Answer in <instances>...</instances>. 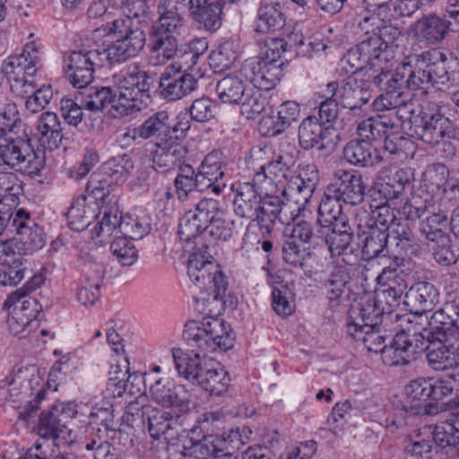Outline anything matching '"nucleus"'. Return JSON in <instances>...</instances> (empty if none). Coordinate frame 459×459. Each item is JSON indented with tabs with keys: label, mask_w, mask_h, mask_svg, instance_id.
I'll return each mask as SVG.
<instances>
[{
	"label": "nucleus",
	"mask_w": 459,
	"mask_h": 459,
	"mask_svg": "<svg viewBox=\"0 0 459 459\" xmlns=\"http://www.w3.org/2000/svg\"><path fill=\"white\" fill-rule=\"evenodd\" d=\"M384 91H398L403 84L410 90H428L430 86L446 91L459 87V63L434 48L407 57L387 78Z\"/></svg>",
	"instance_id": "obj_1"
},
{
	"label": "nucleus",
	"mask_w": 459,
	"mask_h": 459,
	"mask_svg": "<svg viewBox=\"0 0 459 459\" xmlns=\"http://www.w3.org/2000/svg\"><path fill=\"white\" fill-rule=\"evenodd\" d=\"M149 74L137 65H130L117 77V86L85 87L82 93L84 109L97 112L108 105L119 115H128L147 108L152 101Z\"/></svg>",
	"instance_id": "obj_2"
},
{
	"label": "nucleus",
	"mask_w": 459,
	"mask_h": 459,
	"mask_svg": "<svg viewBox=\"0 0 459 459\" xmlns=\"http://www.w3.org/2000/svg\"><path fill=\"white\" fill-rule=\"evenodd\" d=\"M428 326L421 332L410 334L401 331L395 334L392 343L394 361L397 365H408L423 351L425 338H450L459 342V306L455 301L446 302L428 318Z\"/></svg>",
	"instance_id": "obj_3"
},
{
	"label": "nucleus",
	"mask_w": 459,
	"mask_h": 459,
	"mask_svg": "<svg viewBox=\"0 0 459 459\" xmlns=\"http://www.w3.org/2000/svg\"><path fill=\"white\" fill-rule=\"evenodd\" d=\"M193 249L188 259L187 274L200 292L194 296V300L196 309L210 315L219 306L222 307L228 282L219 265L211 260L212 255H206L201 248L195 247Z\"/></svg>",
	"instance_id": "obj_4"
},
{
	"label": "nucleus",
	"mask_w": 459,
	"mask_h": 459,
	"mask_svg": "<svg viewBox=\"0 0 459 459\" xmlns=\"http://www.w3.org/2000/svg\"><path fill=\"white\" fill-rule=\"evenodd\" d=\"M140 18L123 14L107 22L105 30L117 38L107 48L101 47L111 57V62L118 63L136 56L145 45V33L139 28Z\"/></svg>",
	"instance_id": "obj_5"
},
{
	"label": "nucleus",
	"mask_w": 459,
	"mask_h": 459,
	"mask_svg": "<svg viewBox=\"0 0 459 459\" xmlns=\"http://www.w3.org/2000/svg\"><path fill=\"white\" fill-rule=\"evenodd\" d=\"M183 338L193 348L202 352L213 351L217 348L230 350L234 345L231 329L225 321L214 316L202 321H189L185 325Z\"/></svg>",
	"instance_id": "obj_6"
},
{
	"label": "nucleus",
	"mask_w": 459,
	"mask_h": 459,
	"mask_svg": "<svg viewBox=\"0 0 459 459\" xmlns=\"http://www.w3.org/2000/svg\"><path fill=\"white\" fill-rule=\"evenodd\" d=\"M173 357L178 374L188 381L196 383L204 390L215 395H221L227 391L230 378L222 368H216L212 361L202 360L197 352L194 357Z\"/></svg>",
	"instance_id": "obj_7"
},
{
	"label": "nucleus",
	"mask_w": 459,
	"mask_h": 459,
	"mask_svg": "<svg viewBox=\"0 0 459 459\" xmlns=\"http://www.w3.org/2000/svg\"><path fill=\"white\" fill-rule=\"evenodd\" d=\"M39 66L40 58L33 46H26L20 55L10 56L4 61L2 71L16 97L27 99L39 87L34 77Z\"/></svg>",
	"instance_id": "obj_8"
},
{
	"label": "nucleus",
	"mask_w": 459,
	"mask_h": 459,
	"mask_svg": "<svg viewBox=\"0 0 459 459\" xmlns=\"http://www.w3.org/2000/svg\"><path fill=\"white\" fill-rule=\"evenodd\" d=\"M45 167L44 154H39L21 137L0 135V169H11L28 175H39Z\"/></svg>",
	"instance_id": "obj_9"
},
{
	"label": "nucleus",
	"mask_w": 459,
	"mask_h": 459,
	"mask_svg": "<svg viewBox=\"0 0 459 459\" xmlns=\"http://www.w3.org/2000/svg\"><path fill=\"white\" fill-rule=\"evenodd\" d=\"M112 64L111 57L98 46L89 50H74L64 54L63 63L65 77L75 88H85L93 80L96 68L106 63Z\"/></svg>",
	"instance_id": "obj_10"
},
{
	"label": "nucleus",
	"mask_w": 459,
	"mask_h": 459,
	"mask_svg": "<svg viewBox=\"0 0 459 459\" xmlns=\"http://www.w3.org/2000/svg\"><path fill=\"white\" fill-rule=\"evenodd\" d=\"M16 237L7 243V248L15 254L29 255L41 249L46 245V238L41 227L23 208L16 211L12 223Z\"/></svg>",
	"instance_id": "obj_11"
},
{
	"label": "nucleus",
	"mask_w": 459,
	"mask_h": 459,
	"mask_svg": "<svg viewBox=\"0 0 459 459\" xmlns=\"http://www.w3.org/2000/svg\"><path fill=\"white\" fill-rule=\"evenodd\" d=\"M446 118L439 111L438 105L429 102L420 107V117L414 118L413 126L410 130L413 136L429 145H437L446 137L445 124Z\"/></svg>",
	"instance_id": "obj_12"
},
{
	"label": "nucleus",
	"mask_w": 459,
	"mask_h": 459,
	"mask_svg": "<svg viewBox=\"0 0 459 459\" xmlns=\"http://www.w3.org/2000/svg\"><path fill=\"white\" fill-rule=\"evenodd\" d=\"M334 182L327 186L328 193L352 206L361 204L366 195L367 185L360 172L354 169H336Z\"/></svg>",
	"instance_id": "obj_13"
},
{
	"label": "nucleus",
	"mask_w": 459,
	"mask_h": 459,
	"mask_svg": "<svg viewBox=\"0 0 459 459\" xmlns=\"http://www.w3.org/2000/svg\"><path fill=\"white\" fill-rule=\"evenodd\" d=\"M178 35L177 30L152 25L149 31V48L152 65H164L178 56L179 53Z\"/></svg>",
	"instance_id": "obj_14"
},
{
	"label": "nucleus",
	"mask_w": 459,
	"mask_h": 459,
	"mask_svg": "<svg viewBox=\"0 0 459 459\" xmlns=\"http://www.w3.org/2000/svg\"><path fill=\"white\" fill-rule=\"evenodd\" d=\"M428 365L443 371L459 366V342L450 338H425L424 349Z\"/></svg>",
	"instance_id": "obj_15"
},
{
	"label": "nucleus",
	"mask_w": 459,
	"mask_h": 459,
	"mask_svg": "<svg viewBox=\"0 0 459 459\" xmlns=\"http://www.w3.org/2000/svg\"><path fill=\"white\" fill-rule=\"evenodd\" d=\"M327 91L336 98L340 105L351 110L360 109L372 97L368 82L348 78L346 81L331 82Z\"/></svg>",
	"instance_id": "obj_16"
},
{
	"label": "nucleus",
	"mask_w": 459,
	"mask_h": 459,
	"mask_svg": "<svg viewBox=\"0 0 459 459\" xmlns=\"http://www.w3.org/2000/svg\"><path fill=\"white\" fill-rule=\"evenodd\" d=\"M385 315L383 308L374 295L361 299L360 302L352 305L349 310L350 321L347 324V332L356 336L359 331H370L377 327Z\"/></svg>",
	"instance_id": "obj_17"
},
{
	"label": "nucleus",
	"mask_w": 459,
	"mask_h": 459,
	"mask_svg": "<svg viewBox=\"0 0 459 459\" xmlns=\"http://www.w3.org/2000/svg\"><path fill=\"white\" fill-rule=\"evenodd\" d=\"M152 400L163 408H170L178 415L189 410L190 394L183 385L169 379H158L150 387Z\"/></svg>",
	"instance_id": "obj_18"
},
{
	"label": "nucleus",
	"mask_w": 459,
	"mask_h": 459,
	"mask_svg": "<svg viewBox=\"0 0 459 459\" xmlns=\"http://www.w3.org/2000/svg\"><path fill=\"white\" fill-rule=\"evenodd\" d=\"M167 66L159 81L160 96L168 101H176L189 95L197 89L194 75Z\"/></svg>",
	"instance_id": "obj_19"
},
{
	"label": "nucleus",
	"mask_w": 459,
	"mask_h": 459,
	"mask_svg": "<svg viewBox=\"0 0 459 459\" xmlns=\"http://www.w3.org/2000/svg\"><path fill=\"white\" fill-rule=\"evenodd\" d=\"M412 30L420 41L435 46L442 44L455 31L446 14L436 13L423 14L414 22Z\"/></svg>",
	"instance_id": "obj_20"
},
{
	"label": "nucleus",
	"mask_w": 459,
	"mask_h": 459,
	"mask_svg": "<svg viewBox=\"0 0 459 459\" xmlns=\"http://www.w3.org/2000/svg\"><path fill=\"white\" fill-rule=\"evenodd\" d=\"M280 64L269 63L268 60H247L242 65L243 76L250 86L263 91H269L275 87L282 76Z\"/></svg>",
	"instance_id": "obj_21"
},
{
	"label": "nucleus",
	"mask_w": 459,
	"mask_h": 459,
	"mask_svg": "<svg viewBox=\"0 0 459 459\" xmlns=\"http://www.w3.org/2000/svg\"><path fill=\"white\" fill-rule=\"evenodd\" d=\"M156 149L152 152V167L160 173H164L179 166L187 155V149L181 143L179 137L169 136L162 142H156Z\"/></svg>",
	"instance_id": "obj_22"
},
{
	"label": "nucleus",
	"mask_w": 459,
	"mask_h": 459,
	"mask_svg": "<svg viewBox=\"0 0 459 459\" xmlns=\"http://www.w3.org/2000/svg\"><path fill=\"white\" fill-rule=\"evenodd\" d=\"M247 436L240 434L239 429H230L222 435L204 436L196 440L205 451L213 455V459H231L235 452L246 443Z\"/></svg>",
	"instance_id": "obj_23"
},
{
	"label": "nucleus",
	"mask_w": 459,
	"mask_h": 459,
	"mask_svg": "<svg viewBox=\"0 0 459 459\" xmlns=\"http://www.w3.org/2000/svg\"><path fill=\"white\" fill-rule=\"evenodd\" d=\"M328 128H325L315 117L304 118L299 126V145L305 151L316 148L319 152L333 151V143L327 139Z\"/></svg>",
	"instance_id": "obj_24"
},
{
	"label": "nucleus",
	"mask_w": 459,
	"mask_h": 459,
	"mask_svg": "<svg viewBox=\"0 0 459 459\" xmlns=\"http://www.w3.org/2000/svg\"><path fill=\"white\" fill-rule=\"evenodd\" d=\"M438 302V293L435 286L428 281L414 283L405 293L403 304L416 316L431 311Z\"/></svg>",
	"instance_id": "obj_25"
},
{
	"label": "nucleus",
	"mask_w": 459,
	"mask_h": 459,
	"mask_svg": "<svg viewBox=\"0 0 459 459\" xmlns=\"http://www.w3.org/2000/svg\"><path fill=\"white\" fill-rule=\"evenodd\" d=\"M235 192L233 200L234 212L238 216L255 221L262 201V195L255 184L238 182L231 186Z\"/></svg>",
	"instance_id": "obj_26"
},
{
	"label": "nucleus",
	"mask_w": 459,
	"mask_h": 459,
	"mask_svg": "<svg viewBox=\"0 0 459 459\" xmlns=\"http://www.w3.org/2000/svg\"><path fill=\"white\" fill-rule=\"evenodd\" d=\"M224 0H189L192 19L208 31H215L221 26Z\"/></svg>",
	"instance_id": "obj_27"
},
{
	"label": "nucleus",
	"mask_w": 459,
	"mask_h": 459,
	"mask_svg": "<svg viewBox=\"0 0 459 459\" xmlns=\"http://www.w3.org/2000/svg\"><path fill=\"white\" fill-rule=\"evenodd\" d=\"M285 23L286 17L278 1L261 0L255 20L257 33H274L281 30Z\"/></svg>",
	"instance_id": "obj_28"
},
{
	"label": "nucleus",
	"mask_w": 459,
	"mask_h": 459,
	"mask_svg": "<svg viewBox=\"0 0 459 459\" xmlns=\"http://www.w3.org/2000/svg\"><path fill=\"white\" fill-rule=\"evenodd\" d=\"M146 424L151 437L153 439H159L161 436H164L165 439L172 438L181 415L151 405H146Z\"/></svg>",
	"instance_id": "obj_29"
},
{
	"label": "nucleus",
	"mask_w": 459,
	"mask_h": 459,
	"mask_svg": "<svg viewBox=\"0 0 459 459\" xmlns=\"http://www.w3.org/2000/svg\"><path fill=\"white\" fill-rule=\"evenodd\" d=\"M450 210L451 205H447V204H443V207L435 204L427 207L426 211L429 214L420 224V232L427 239L435 242L448 237L446 229Z\"/></svg>",
	"instance_id": "obj_30"
},
{
	"label": "nucleus",
	"mask_w": 459,
	"mask_h": 459,
	"mask_svg": "<svg viewBox=\"0 0 459 459\" xmlns=\"http://www.w3.org/2000/svg\"><path fill=\"white\" fill-rule=\"evenodd\" d=\"M343 157L350 164L360 168L373 167L383 160L377 149L362 138L349 141Z\"/></svg>",
	"instance_id": "obj_31"
},
{
	"label": "nucleus",
	"mask_w": 459,
	"mask_h": 459,
	"mask_svg": "<svg viewBox=\"0 0 459 459\" xmlns=\"http://www.w3.org/2000/svg\"><path fill=\"white\" fill-rule=\"evenodd\" d=\"M243 74V69L240 67L217 82L216 92L223 103L240 105L243 102L245 93L249 87Z\"/></svg>",
	"instance_id": "obj_32"
},
{
	"label": "nucleus",
	"mask_w": 459,
	"mask_h": 459,
	"mask_svg": "<svg viewBox=\"0 0 459 459\" xmlns=\"http://www.w3.org/2000/svg\"><path fill=\"white\" fill-rule=\"evenodd\" d=\"M284 206V202L277 195H266L262 196L255 221H256L264 236H268L272 233L277 220L281 223L286 222L281 215Z\"/></svg>",
	"instance_id": "obj_33"
},
{
	"label": "nucleus",
	"mask_w": 459,
	"mask_h": 459,
	"mask_svg": "<svg viewBox=\"0 0 459 459\" xmlns=\"http://www.w3.org/2000/svg\"><path fill=\"white\" fill-rule=\"evenodd\" d=\"M187 7L189 0H160L157 6L159 18L152 25L178 30L183 26V13Z\"/></svg>",
	"instance_id": "obj_34"
},
{
	"label": "nucleus",
	"mask_w": 459,
	"mask_h": 459,
	"mask_svg": "<svg viewBox=\"0 0 459 459\" xmlns=\"http://www.w3.org/2000/svg\"><path fill=\"white\" fill-rule=\"evenodd\" d=\"M429 378H417L405 385V398L402 401V409L409 415H420L421 403L429 400Z\"/></svg>",
	"instance_id": "obj_35"
},
{
	"label": "nucleus",
	"mask_w": 459,
	"mask_h": 459,
	"mask_svg": "<svg viewBox=\"0 0 459 459\" xmlns=\"http://www.w3.org/2000/svg\"><path fill=\"white\" fill-rule=\"evenodd\" d=\"M300 114V107L297 101L287 100L281 103L277 111V117H267L261 121V126L270 123L266 134L275 136L283 133L291 124L298 120Z\"/></svg>",
	"instance_id": "obj_36"
},
{
	"label": "nucleus",
	"mask_w": 459,
	"mask_h": 459,
	"mask_svg": "<svg viewBox=\"0 0 459 459\" xmlns=\"http://www.w3.org/2000/svg\"><path fill=\"white\" fill-rule=\"evenodd\" d=\"M395 129H398V125L393 121L392 117L377 115L360 121L357 126V134L370 143L382 140L385 134Z\"/></svg>",
	"instance_id": "obj_37"
},
{
	"label": "nucleus",
	"mask_w": 459,
	"mask_h": 459,
	"mask_svg": "<svg viewBox=\"0 0 459 459\" xmlns=\"http://www.w3.org/2000/svg\"><path fill=\"white\" fill-rule=\"evenodd\" d=\"M170 117L168 111L160 110L149 117L139 127L134 129V134L143 139L156 137V142H162L172 136L170 134Z\"/></svg>",
	"instance_id": "obj_38"
},
{
	"label": "nucleus",
	"mask_w": 459,
	"mask_h": 459,
	"mask_svg": "<svg viewBox=\"0 0 459 459\" xmlns=\"http://www.w3.org/2000/svg\"><path fill=\"white\" fill-rule=\"evenodd\" d=\"M401 34L399 27L383 19V24L379 26L377 36H368L366 39L380 56V59L386 60V58L394 57V44Z\"/></svg>",
	"instance_id": "obj_39"
},
{
	"label": "nucleus",
	"mask_w": 459,
	"mask_h": 459,
	"mask_svg": "<svg viewBox=\"0 0 459 459\" xmlns=\"http://www.w3.org/2000/svg\"><path fill=\"white\" fill-rule=\"evenodd\" d=\"M114 198L112 196L108 204L100 208L103 216L94 228L96 238H116L120 233V224L124 221V217L121 216L117 200L113 201Z\"/></svg>",
	"instance_id": "obj_40"
},
{
	"label": "nucleus",
	"mask_w": 459,
	"mask_h": 459,
	"mask_svg": "<svg viewBox=\"0 0 459 459\" xmlns=\"http://www.w3.org/2000/svg\"><path fill=\"white\" fill-rule=\"evenodd\" d=\"M404 264V259L399 255H394L391 264L383 268L382 272L377 277V281L380 286L388 290H397L400 289L401 294L405 295L408 288L406 274L402 266Z\"/></svg>",
	"instance_id": "obj_41"
},
{
	"label": "nucleus",
	"mask_w": 459,
	"mask_h": 459,
	"mask_svg": "<svg viewBox=\"0 0 459 459\" xmlns=\"http://www.w3.org/2000/svg\"><path fill=\"white\" fill-rule=\"evenodd\" d=\"M21 255H6L0 263V285L14 286L30 274L28 260Z\"/></svg>",
	"instance_id": "obj_42"
},
{
	"label": "nucleus",
	"mask_w": 459,
	"mask_h": 459,
	"mask_svg": "<svg viewBox=\"0 0 459 459\" xmlns=\"http://www.w3.org/2000/svg\"><path fill=\"white\" fill-rule=\"evenodd\" d=\"M359 230L362 236H365L361 251L366 260L387 255L388 232L372 227L370 229L362 228Z\"/></svg>",
	"instance_id": "obj_43"
},
{
	"label": "nucleus",
	"mask_w": 459,
	"mask_h": 459,
	"mask_svg": "<svg viewBox=\"0 0 459 459\" xmlns=\"http://www.w3.org/2000/svg\"><path fill=\"white\" fill-rule=\"evenodd\" d=\"M389 237L393 238L396 247L405 255H418L420 247L413 235L408 221L398 217L389 230Z\"/></svg>",
	"instance_id": "obj_44"
},
{
	"label": "nucleus",
	"mask_w": 459,
	"mask_h": 459,
	"mask_svg": "<svg viewBox=\"0 0 459 459\" xmlns=\"http://www.w3.org/2000/svg\"><path fill=\"white\" fill-rule=\"evenodd\" d=\"M37 129L40 141L47 143L50 150L57 149L63 139L62 127L57 115L54 112H44L38 120Z\"/></svg>",
	"instance_id": "obj_45"
},
{
	"label": "nucleus",
	"mask_w": 459,
	"mask_h": 459,
	"mask_svg": "<svg viewBox=\"0 0 459 459\" xmlns=\"http://www.w3.org/2000/svg\"><path fill=\"white\" fill-rule=\"evenodd\" d=\"M346 58L347 62L356 71L363 69H368L369 71L372 66L379 65L377 59L382 61L380 56L377 55L366 39H363L355 48H351L346 55Z\"/></svg>",
	"instance_id": "obj_46"
},
{
	"label": "nucleus",
	"mask_w": 459,
	"mask_h": 459,
	"mask_svg": "<svg viewBox=\"0 0 459 459\" xmlns=\"http://www.w3.org/2000/svg\"><path fill=\"white\" fill-rule=\"evenodd\" d=\"M361 214L364 215L365 221L362 222V219L359 220L358 224L359 229H370V227H372L379 230H385V232H388L398 218L395 215L394 210L389 205L376 206L370 213L366 210H363Z\"/></svg>",
	"instance_id": "obj_47"
},
{
	"label": "nucleus",
	"mask_w": 459,
	"mask_h": 459,
	"mask_svg": "<svg viewBox=\"0 0 459 459\" xmlns=\"http://www.w3.org/2000/svg\"><path fill=\"white\" fill-rule=\"evenodd\" d=\"M89 424L92 430L98 431V436L107 438L108 431H116L117 423L115 420L113 405L107 403L106 406L96 405L89 415Z\"/></svg>",
	"instance_id": "obj_48"
},
{
	"label": "nucleus",
	"mask_w": 459,
	"mask_h": 459,
	"mask_svg": "<svg viewBox=\"0 0 459 459\" xmlns=\"http://www.w3.org/2000/svg\"><path fill=\"white\" fill-rule=\"evenodd\" d=\"M86 199V195H81L74 200L66 213L68 226L74 231L84 230L95 217L94 212L87 205Z\"/></svg>",
	"instance_id": "obj_49"
},
{
	"label": "nucleus",
	"mask_w": 459,
	"mask_h": 459,
	"mask_svg": "<svg viewBox=\"0 0 459 459\" xmlns=\"http://www.w3.org/2000/svg\"><path fill=\"white\" fill-rule=\"evenodd\" d=\"M117 185V182L100 166L91 175L86 186V192L96 201L106 202L113 187Z\"/></svg>",
	"instance_id": "obj_50"
},
{
	"label": "nucleus",
	"mask_w": 459,
	"mask_h": 459,
	"mask_svg": "<svg viewBox=\"0 0 459 459\" xmlns=\"http://www.w3.org/2000/svg\"><path fill=\"white\" fill-rule=\"evenodd\" d=\"M356 274V270L346 266H337L331 272L325 285L327 290V298L337 300L343 293Z\"/></svg>",
	"instance_id": "obj_51"
},
{
	"label": "nucleus",
	"mask_w": 459,
	"mask_h": 459,
	"mask_svg": "<svg viewBox=\"0 0 459 459\" xmlns=\"http://www.w3.org/2000/svg\"><path fill=\"white\" fill-rule=\"evenodd\" d=\"M152 229L151 218L144 212L137 215L124 217L120 224V234L130 239H142L148 235Z\"/></svg>",
	"instance_id": "obj_52"
},
{
	"label": "nucleus",
	"mask_w": 459,
	"mask_h": 459,
	"mask_svg": "<svg viewBox=\"0 0 459 459\" xmlns=\"http://www.w3.org/2000/svg\"><path fill=\"white\" fill-rule=\"evenodd\" d=\"M22 192V182L15 173L0 171V202H7L18 205L19 196Z\"/></svg>",
	"instance_id": "obj_53"
},
{
	"label": "nucleus",
	"mask_w": 459,
	"mask_h": 459,
	"mask_svg": "<svg viewBox=\"0 0 459 459\" xmlns=\"http://www.w3.org/2000/svg\"><path fill=\"white\" fill-rule=\"evenodd\" d=\"M21 122L16 104L0 94V135L13 132Z\"/></svg>",
	"instance_id": "obj_54"
},
{
	"label": "nucleus",
	"mask_w": 459,
	"mask_h": 459,
	"mask_svg": "<svg viewBox=\"0 0 459 459\" xmlns=\"http://www.w3.org/2000/svg\"><path fill=\"white\" fill-rule=\"evenodd\" d=\"M190 211L205 230L211 226L213 220H216L220 215H223V211L221 209L219 201L213 198H204L200 200L195 205V209H191Z\"/></svg>",
	"instance_id": "obj_55"
},
{
	"label": "nucleus",
	"mask_w": 459,
	"mask_h": 459,
	"mask_svg": "<svg viewBox=\"0 0 459 459\" xmlns=\"http://www.w3.org/2000/svg\"><path fill=\"white\" fill-rule=\"evenodd\" d=\"M340 202H342V200L333 196V194L328 193L326 190L317 209V221L322 227H325L328 223L344 215Z\"/></svg>",
	"instance_id": "obj_56"
},
{
	"label": "nucleus",
	"mask_w": 459,
	"mask_h": 459,
	"mask_svg": "<svg viewBox=\"0 0 459 459\" xmlns=\"http://www.w3.org/2000/svg\"><path fill=\"white\" fill-rule=\"evenodd\" d=\"M432 445L445 448L459 445L457 427L448 419L440 425L435 426L432 431Z\"/></svg>",
	"instance_id": "obj_57"
},
{
	"label": "nucleus",
	"mask_w": 459,
	"mask_h": 459,
	"mask_svg": "<svg viewBox=\"0 0 459 459\" xmlns=\"http://www.w3.org/2000/svg\"><path fill=\"white\" fill-rule=\"evenodd\" d=\"M101 167L117 182V185L125 182L134 168L130 157L126 154L118 155L109 159Z\"/></svg>",
	"instance_id": "obj_58"
},
{
	"label": "nucleus",
	"mask_w": 459,
	"mask_h": 459,
	"mask_svg": "<svg viewBox=\"0 0 459 459\" xmlns=\"http://www.w3.org/2000/svg\"><path fill=\"white\" fill-rule=\"evenodd\" d=\"M128 238L117 236L110 244V251L123 266L132 265L138 257L135 247Z\"/></svg>",
	"instance_id": "obj_59"
},
{
	"label": "nucleus",
	"mask_w": 459,
	"mask_h": 459,
	"mask_svg": "<svg viewBox=\"0 0 459 459\" xmlns=\"http://www.w3.org/2000/svg\"><path fill=\"white\" fill-rule=\"evenodd\" d=\"M65 425L58 419L57 411H43L40 414L38 435L45 439H56L64 431Z\"/></svg>",
	"instance_id": "obj_60"
},
{
	"label": "nucleus",
	"mask_w": 459,
	"mask_h": 459,
	"mask_svg": "<svg viewBox=\"0 0 459 459\" xmlns=\"http://www.w3.org/2000/svg\"><path fill=\"white\" fill-rule=\"evenodd\" d=\"M204 232H206V230L198 222L197 218L194 216L192 212L190 210L186 212L179 221V238L187 243L194 241L196 244V240L201 238V235Z\"/></svg>",
	"instance_id": "obj_61"
},
{
	"label": "nucleus",
	"mask_w": 459,
	"mask_h": 459,
	"mask_svg": "<svg viewBox=\"0 0 459 459\" xmlns=\"http://www.w3.org/2000/svg\"><path fill=\"white\" fill-rule=\"evenodd\" d=\"M294 160L288 154H274L271 160L261 165L260 170L265 178L274 179L278 177H286V173L293 166Z\"/></svg>",
	"instance_id": "obj_62"
},
{
	"label": "nucleus",
	"mask_w": 459,
	"mask_h": 459,
	"mask_svg": "<svg viewBox=\"0 0 459 459\" xmlns=\"http://www.w3.org/2000/svg\"><path fill=\"white\" fill-rule=\"evenodd\" d=\"M434 243H436V247H432L433 256L437 263L446 266L456 263L459 258V247L451 243L449 237Z\"/></svg>",
	"instance_id": "obj_63"
},
{
	"label": "nucleus",
	"mask_w": 459,
	"mask_h": 459,
	"mask_svg": "<svg viewBox=\"0 0 459 459\" xmlns=\"http://www.w3.org/2000/svg\"><path fill=\"white\" fill-rule=\"evenodd\" d=\"M217 105L207 97L195 100L189 107L191 119L198 123H205L215 117Z\"/></svg>",
	"instance_id": "obj_64"
}]
</instances>
